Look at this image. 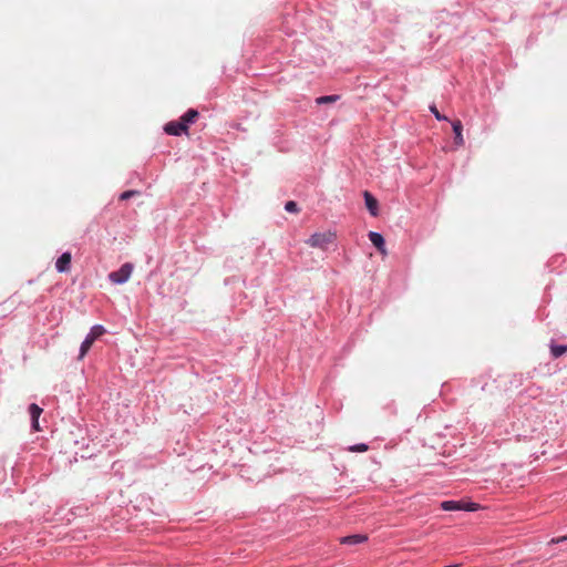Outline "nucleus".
<instances>
[{
    "label": "nucleus",
    "instance_id": "13",
    "mask_svg": "<svg viewBox=\"0 0 567 567\" xmlns=\"http://www.w3.org/2000/svg\"><path fill=\"white\" fill-rule=\"evenodd\" d=\"M339 100V95H324L316 100L317 104L333 103Z\"/></svg>",
    "mask_w": 567,
    "mask_h": 567
},
{
    "label": "nucleus",
    "instance_id": "2",
    "mask_svg": "<svg viewBox=\"0 0 567 567\" xmlns=\"http://www.w3.org/2000/svg\"><path fill=\"white\" fill-rule=\"evenodd\" d=\"M104 333L105 329L103 326L96 324L92 327L91 331L89 332V334L81 344L79 359H83L85 354L90 351L94 341Z\"/></svg>",
    "mask_w": 567,
    "mask_h": 567
},
{
    "label": "nucleus",
    "instance_id": "19",
    "mask_svg": "<svg viewBox=\"0 0 567 567\" xmlns=\"http://www.w3.org/2000/svg\"><path fill=\"white\" fill-rule=\"evenodd\" d=\"M431 112L434 114V116L439 120V121H442V120H447L446 116L442 115L439 110L436 109L435 105H432L430 107Z\"/></svg>",
    "mask_w": 567,
    "mask_h": 567
},
{
    "label": "nucleus",
    "instance_id": "15",
    "mask_svg": "<svg viewBox=\"0 0 567 567\" xmlns=\"http://www.w3.org/2000/svg\"><path fill=\"white\" fill-rule=\"evenodd\" d=\"M369 450V446L364 443L351 445L348 447V451L350 452H367Z\"/></svg>",
    "mask_w": 567,
    "mask_h": 567
},
{
    "label": "nucleus",
    "instance_id": "20",
    "mask_svg": "<svg viewBox=\"0 0 567 567\" xmlns=\"http://www.w3.org/2000/svg\"><path fill=\"white\" fill-rule=\"evenodd\" d=\"M567 537H561V538H558V539H553L551 543H559V542H563L565 540Z\"/></svg>",
    "mask_w": 567,
    "mask_h": 567
},
{
    "label": "nucleus",
    "instance_id": "16",
    "mask_svg": "<svg viewBox=\"0 0 567 567\" xmlns=\"http://www.w3.org/2000/svg\"><path fill=\"white\" fill-rule=\"evenodd\" d=\"M285 209L288 212V213H298L299 212V208H298V205L296 202L293 200H289L286 203L285 205Z\"/></svg>",
    "mask_w": 567,
    "mask_h": 567
},
{
    "label": "nucleus",
    "instance_id": "14",
    "mask_svg": "<svg viewBox=\"0 0 567 567\" xmlns=\"http://www.w3.org/2000/svg\"><path fill=\"white\" fill-rule=\"evenodd\" d=\"M550 350L553 357L558 358L567 351V346H553Z\"/></svg>",
    "mask_w": 567,
    "mask_h": 567
},
{
    "label": "nucleus",
    "instance_id": "6",
    "mask_svg": "<svg viewBox=\"0 0 567 567\" xmlns=\"http://www.w3.org/2000/svg\"><path fill=\"white\" fill-rule=\"evenodd\" d=\"M369 239L373 244V246L382 254L386 255L385 241L381 234L375 231L369 233Z\"/></svg>",
    "mask_w": 567,
    "mask_h": 567
},
{
    "label": "nucleus",
    "instance_id": "5",
    "mask_svg": "<svg viewBox=\"0 0 567 567\" xmlns=\"http://www.w3.org/2000/svg\"><path fill=\"white\" fill-rule=\"evenodd\" d=\"M164 131L168 134V135H174V136H178L181 135L182 133H187V128L184 126V124H182L179 121H172V122H168L165 127H164Z\"/></svg>",
    "mask_w": 567,
    "mask_h": 567
},
{
    "label": "nucleus",
    "instance_id": "7",
    "mask_svg": "<svg viewBox=\"0 0 567 567\" xmlns=\"http://www.w3.org/2000/svg\"><path fill=\"white\" fill-rule=\"evenodd\" d=\"M42 411L43 410L38 404H35V403H32L29 406V413H30L31 421H32V427L35 431L40 430V427H39V417H40Z\"/></svg>",
    "mask_w": 567,
    "mask_h": 567
},
{
    "label": "nucleus",
    "instance_id": "8",
    "mask_svg": "<svg viewBox=\"0 0 567 567\" xmlns=\"http://www.w3.org/2000/svg\"><path fill=\"white\" fill-rule=\"evenodd\" d=\"M367 540H368V536L367 535L355 534V535H350V536L341 537L340 538V544H343V545H358V544L364 543Z\"/></svg>",
    "mask_w": 567,
    "mask_h": 567
},
{
    "label": "nucleus",
    "instance_id": "12",
    "mask_svg": "<svg viewBox=\"0 0 567 567\" xmlns=\"http://www.w3.org/2000/svg\"><path fill=\"white\" fill-rule=\"evenodd\" d=\"M462 507H463V502L444 501L441 503V508L443 511H461Z\"/></svg>",
    "mask_w": 567,
    "mask_h": 567
},
{
    "label": "nucleus",
    "instance_id": "10",
    "mask_svg": "<svg viewBox=\"0 0 567 567\" xmlns=\"http://www.w3.org/2000/svg\"><path fill=\"white\" fill-rule=\"evenodd\" d=\"M365 206L372 216L378 215V200L369 192H364Z\"/></svg>",
    "mask_w": 567,
    "mask_h": 567
},
{
    "label": "nucleus",
    "instance_id": "17",
    "mask_svg": "<svg viewBox=\"0 0 567 567\" xmlns=\"http://www.w3.org/2000/svg\"><path fill=\"white\" fill-rule=\"evenodd\" d=\"M137 195H140V192H137V190H126V192L121 194L120 199L121 200H126V199H128V198H131L133 196H137Z\"/></svg>",
    "mask_w": 567,
    "mask_h": 567
},
{
    "label": "nucleus",
    "instance_id": "4",
    "mask_svg": "<svg viewBox=\"0 0 567 567\" xmlns=\"http://www.w3.org/2000/svg\"><path fill=\"white\" fill-rule=\"evenodd\" d=\"M72 256L69 251L63 252L55 262V268L59 272H69L71 269Z\"/></svg>",
    "mask_w": 567,
    "mask_h": 567
},
{
    "label": "nucleus",
    "instance_id": "1",
    "mask_svg": "<svg viewBox=\"0 0 567 567\" xmlns=\"http://www.w3.org/2000/svg\"><path fill=\"white\" fill-rule=\"evenodd\" d=\"M337 238L336 233L327 230L323 233H315L306 241V244L312 248L327 249L329 245L333 244Z\"/></svg>",
    "mask_w": 567,
    "mask_h": 567
},
{
    "label": "nucleus",
    "instance_id": "3",
    "mask_svg": "<svg viewBox=\"0 0 567 567\" xmlns=\"http://www.w3.org/2000/svg\"><path fill=\"white\" fill-rule=\"evenodd\" d=\"M132 271H133V266L132 264L130 262H126L124 265L121 266V268L116 271H112L110 275H109V279L113 282V284H124L128 280V278L131 277L132 275Z\"/></svg>",
    "mask_w": 567,
    "mask_h": 567
},
{
    "label": "nucleus",
    "instance_id": "18",
    "mask_svg": "<svg viewBox=\"0 0 567 567\" xmlns=\"http://www.w3.org/2000/svg\"><path fill=\"white\" fill-rule=\"evenodd\" d=\"M480 507L476 503H463V507L461 511H468V512H475Z\"/></svg>",
    "mask_w": 567,
    "mask_h": 567
},
{
    "label": "nucleus",
    "instance_id": "11",
    "mask_svg": "<svg viewBox=\"0 0 567 567\" xmlns=\"http://www.w3.org/2000/svg\"><path fill=\"white\" fill-rule=\"evenodd\" d=\"M198 112L194 109H189L186 113H184L181 117H179V122L182 124H184V126L188 130V125L194 123L196 121V118L198 117Z\"/></svg>",
    "mask_w": 567,
    "mask_h": 567
},
{
    "label": "nucleus",
    "instance_id": "9",
    "mask_svg": "<svg viewBox=\"0 0 567 567\" xmlns=\"http://www.w3.org/2000/svg\"><path fill=\"white\" fill-rule=\"evenodd\" d=\"M453 132L455 134L454 136V144L456 146H463L464 145V138L462 135L463 126L460 120H456L452 123Z\"/></svg>",
    "mask_w": 567,
    "mask_h": 567
}]
</instances>
